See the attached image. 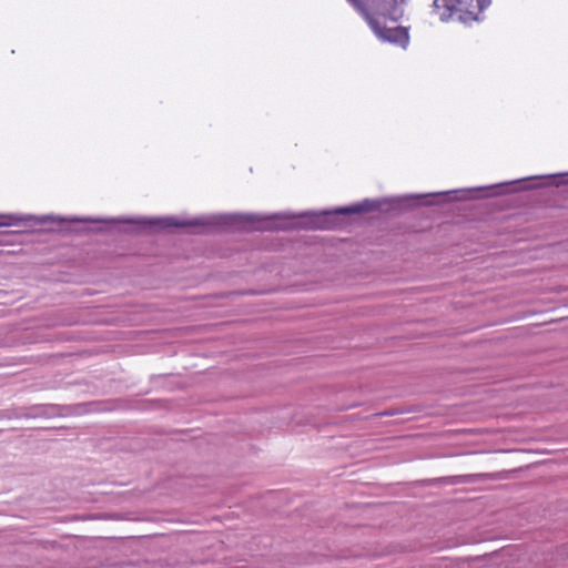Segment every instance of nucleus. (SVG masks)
<instances>
[{"instance_id":"f257e3e1","label":"nucleus","mask_w":568,"mask_h":568,"mask_svg":"<svg viewBox=\"0 0 568 568\" xmlns=\"http://www.w3.org/2000/svg\"><path fill=\"white\" fill-rule=\"evenodd\" d=\"M489 3L490 0H434L433 9L442 21L458 14L459 21L468 23L478 20L479 13Z\"/></svg>"},{"instance_id":"f03ea898","label":"nucleus","mask_w":568,"mask_h":568,"mask_svg":"<svg viewBox=\"0 0 568 568\" xmlns=\"http://www.w3.org/2000/svg\"><path fill=\"white\" fill-rule=\"evenodd\" d=\"M366 18L369 26L375 21H398L404 16L405 0H348Z\"/></svg>"},{"instance_id":"7ed1b4c3","label":"nucleus","mask_w":568,"mask_h":568,"mask_svg":"<svg viewBox=\"0 0 568 568\" xmlns=\"http://www.w3.org/2000/svg\"><path fill=\"white\" fill-rule=\"evenodd\" d=\"M371 28L374 33L383 41L397 44L404 49L408 45L409 34L408 29L405 27L387 28L385 22L374 20Z\"/></svg>"},{"instance_id":"20e7f679","label":"nucleus","mask_w":568,"mask_h":568,"mask_svg":"<svg viewBox=\"0 0 568 568\" xmlns=\"http://www.w3.org/2000/svg\"><path fill=\"white\" fill-rule=\"evenodd\" d=\"M503 475L500 473L493 474H470V475H459L452 476L445 478L448 484L459 485V484H476L487 479H500Z\"/></svg>"},{"instance_id":"39448f33","label":"nucleus","mask_w":568,"mask_h":568,"mask_svg":"<svg viewBox=\"0 0 568 568\" xmlns=\"http://www.w3.org/2000/svg\"><path fill=\"white\" fill-rule=\"evenodd\" d=\"M55 415H61L60 407L55 405H40L34 406L29 409L23 416L27 418H37V417H52Z\"/></svg>"},{"instance_id":"423d86ee","label":"nucleus","mask_w":568,"mask_h":568,"mask_svg":"<svg viewBox=\"0 0 568 568\" xmlns=\"http://www.w3.org/2000/svg\"><path fill=\"white\" fill-rule=\"evenodd\" d=\"M375 209V205L369 201H364L363 203L354 204L351 206L342 207L335 211V213L339 214H355L372 211Z\"/></svg>"},{"instance_id":"0eeeda50","label":"nucleus","mask_w":568,"mask_h":568,"mask_svg":"<svg viewBox=\"0 0 568 568\" xmlns=\"http://www.w3.org/2000/svg\"><path fill=\"white\" fill-rule=\"evenodd\" d=\"M162 223H163V226H172V225L179 226L180 225V224L173 222V219H166Z\"/></svg>"},{"instance_id":"6e6552de","label":"nucleus","mask_w":568,"mask_h":568,"mask_svg":"<svg viewBox=\"0 0 568 568\" xmlns=\"http://www.w3.org/2000/svg\"><path fill=\"white\" fill-rule=\"evenodd\" d=\"M322 226H323V227H331L332 225H331V223H326V224H324V225H322Z\"/></svg>"}]
</instances>
